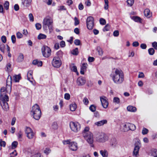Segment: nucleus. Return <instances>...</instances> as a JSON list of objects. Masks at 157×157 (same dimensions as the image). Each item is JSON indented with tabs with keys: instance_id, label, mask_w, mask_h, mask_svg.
I'll list each match as a JSON object with an SVG mask.
<instances>
[{
	"instance_id": "nucleus-1",
	"label": "nucleus",
	"mask_w": 157,
	"mask_h": 157,
	"mask_svg": "<svg viewBox=\"0 0 157 157\" xmlns=\"http://www.w3.org/2000/svg\"><path fill=\"white\" fill-rule=\"evenodd\" d=\"M110 76L114 82L116 84H119L123 83L124 80V75L121 70L116 69L112 72Z\"/></svg>"
},
{
	"instance_id": "nucleus-2",
	"label": "nucleus",
	"mask_w": 157,
	"mask_h": 157,
	"mask_svg": "<svg viewBox=\"0 0 157 157\" xmlns=\"http://www.w3.org/2000/svg\"><path fill=\"white\" fill-rule=\"evenodd\" d=\"M31 113L35 120H38L40 119L41 116V111L37 104H36L32 107Z\"/></svg>"
},
{
	"instance_id": "nucleus-3",
	"label": "nucleus",
	"mask_w": 157,
	"mask_h": 157,
	"mask_svg": "<svg viewBox=\"0 0 157 157\" xmlns=\"http://www.w3.org/2000/svg\"><path fill=\"white\" fill-rule=\"evenodd\" d=\"M95 136L97 141L100 142H104L108 140L107 136L102 132L97 133Z\"/></svg>"
},
{
	"instance_id": "nucleus-4",
	"label": "nucleus",
	"mask_w": 157,
	"mask_h": 157,
	"mask_svg": "<svg viewBox=\"0 0 157 157\" xmlns=\"http://www.w3.org/2000/svg\"><path fill=\"white\" fill-rule=\"evenodd\" d=\"M64 144H68L69 147L71 150L73 151H76L78 149L77 143L75 142H70V140H67L63 141Z\"/></svg>"
},
{
	"instance_id": "nucleus-5",
	"label": "nucleus",
	"mask_w": 157,
	"mask_h": 157,
	"mask_svg": "<svg viewBox=\"0 0 157 157\" xmlns=\"http://www.w3.org/2000/svg\"><path fill=\"white\" fill-rule=\"evenodd\" d=\"M70 126L72 131L77 132L79 131L80 128V125L78 122H71L70 123Z\"/></svg>"
},
{
	"instance_id": "nucleus-6",
	"label": "nucleus",
	"mask_w": 157,
	"mask_h": 157,
	"mask_svg": "<svg viewBox=\"0 0 157 157\" xmlns=\"http://www.w3.org/2000/svg\"><path fill=\"white\" fill-rule=\"evenodd\" d=\"M43 56L45 57H49L51 54V50L50 48L46 46H44L41 48Z\"/></svg>"
},
{
	"instance_id": "nucleus-7",
	"label": "nucleus",
	"mask_w": 157,
	"mask_h": 157,
	"mask_svg": "<svg viewBox=\"0 0 157 157\" xmlns=\"http://www.w3.org/2000/svg\"><path fill=\"white\" fill-rule=\"evenodd\" d=\"M25 132L27 137L29 139H32L33 138L35 134L30 128L29 127H26Z\"/></svg>"
},
{
	"instance_id": "nucleus-8",
	"label": "nucleus",
	"mask_w": 157,
	"mask_h": 157,
	"mask_svg": "<svg viewBox=\"0 0 157 157\" xmlns=\"http://www.w3.org/2000/svg\"><path fill=\"white\" fill-rule=\"evenodd\" d=\"M94 19L91 16L88 17L86 19V25L87 28L89 30H91L94 26Z\"/></svg>"
},
{
	"instance_id": "nucleus-9",
	"label": "nucleus",
	"mask_w": 157,
	"mask_h": 157,
	"mask_svg": "<svg viewBox=\"0 0 157 157\" xmlns=\"http://www.w3.org/2000/svg\"><path fill=\"white\" fill-rule=\"evenodd\" d=\"M62 63L60 59L58 57H54L52 62L53 66L55 67H59L61 65Z\"/></svg>"
},
{
	"instance_id": "nucleus-10",
	"label": "nucleus",
	"mask_w": 157,
	"mask_h": 157,
	"mask_svg": "<svg viewBox=\"0 0 157 157\" xmlns=\"http://www.w3.org/2000/svg\"><path fill=\"white\" fill-rule=\"evenodd\" d=\"M135 147L133 151V155L137 157L138 155L139 151L141 146L140 141L138 140L136 142L135 144Z\"/></svg>"
},
{
	"instance_id": "nucleus-11",
	"label": "nucleus",
	"mask_w": 157,
	"mask_h": 157,
	"mask_svg": "<svg viewBox=\"0 0 157 157\" xmlns=\"http://www.w3.org/2000/svg\"><path fill=\"white\" fill-rule=\"evenodd\" d=\"M100 100L102 107L104 108H107L109 105V103L107 98L104 96L100 97Z\"/></svg>"
},
{
	"instance_id": "nucleus-12",
	"label": "nucleus",
	"mask_w": 157,
	"mask_h": 157,
	"mask_svg": "<svg viewBox=\"0 0 157 157\" xmlns=\"http://www.w3.org/2000/svg\"><path fill=\"white\" fill-rule=\"evenodd\" d=\"M53 21L51 17L49 16H47L44 18L43 24L48 26L52 25Z\"/></svg>"
},
{
	"instance_id": "nucleus-13",
	"label": "nucleus",
	"mask_w": 157,
	"mask_h": 157,
	"mask_svg": "<svg viewBox=\"0 0 157 157\" xmlns=\"http://www.w3.org/2000/svg\"><path fill=\"white\" fill-rule=\"evenodd\" d=\"M10 81V83L11 84L12 82V78L10 76H9L7 80V85L6 86V91L7 93L10 94L11 90V87L10 85H7L8 82Z\"/></svg>"
},
{
	"instance_id": "nucleus-14",
	"label": "nucleus",
	"mask_w": 157,
	"mask_h": 157,
	"mask_svg": "<svg viewBox=\"0 0 157 157\" xmlns=\"http://www.w3.org/2000/svg\"><path fill=\"white\" fill-rule=\"evenodd\" d=\"M88 134L86 135V137H84L87 142L90 144L93 143V136L91 132H89Z\"/></svg>"
},
{
	"instance_id": "nucleus-15",
	"label": "nucleus",
	"mask_w": 157,
	"mask_h": 157,
	"mask_svg": "<svg viewBox=\"0 0 157 157\" xmlns=\"http://www.w3.org/2000/svg\"><path fill=\"white\" fill-rule=\"evenodd\" d=\"M86 82L85 79L82 77H79L78 78L77 83L78 85L82 86L84 85Z\"/></svg>"
},
{
	"instance_id": "nucleus-16",
	"label": "nucleus",
	"mask_w": 157,
	"mask_h": 157,
	"mask_svg": "<svg viewBox=\"0 0 157 157\" xmlns=\"http://www.w3.org/2000/svg\"><path fill=\"white\" fill-rule=\"evenodd\" d=\"M9 97L6 94H1L0 97V103L2 102H7L9 101Z\"/></svg>"
},
{
	"instance_id": "nucleus-17",
	"label": "nucleus",
	"mask_w": 157,
	"mask_h": 157,
	"mask_svg": "<svg viewBox=\"0 0 157 157\" xmlns=\"http://www.w3.org/2000/svg\"><path fill=\"white\" fill-rule=\"evenodd\" d=\"M129 123H125L121 126V130L123 132H127L129 131Z\"/></svg>"
},
{
	"instance_id": "nucleus-18",
	"label": "nucleus",
	"mask_w": 157,
	"mask_h": 157,
	"mask_svg": "<svg viewBox=\"0 0 157 157\" xmlns=\"http://www.w3.org/2000/svg\"><path fill=\"white\" fill-rule=\"evenodd\" d=\"M32 2V0H22V4L24 6L28 7L31 5Z\"/></svg>"
},
{
	"instance_id": "nucleus-19",
	"label": "nucleus",
	"mask_w": 157,
	"mask_h": 157,
	"mask_svg": "<svg viewBox=\"0 0 157 157\" xmlns=\"http://www.w3.org/2000/svg\"><path fill=\"white\" fill-rule=\"evenodd\" d=\"M33 71H29L27 74V79L29 80L32 84H33V82L32 80H33V78L32 76V74Z\"/></svg>"
},
{
	"instance_id": "nucleus-20",
	"label": "nucleus",
	"mask_w": 157,
	"mask_h": 157,
	"mask_svg": "<svg viewBox=\"0 0 157 157\" xmlns=\"http://www.w3.org/2000/svg\"><path fill=\"white\" fill-rule=\"evenodd\" d=\"M2 109L5 111H7L9 110V106L7 102H2L0 103Z\"/></svg>"
},
{
	"instance_id": "nucleus-21",
	"label": "nucleus",
	"mask_w": 157,
	"mask_h": 157,
	"mask_svg": "<svg viewBox=\"0 0 157 157\" xmlns=\"http://www.w3.org/2000/svg\"><path fill=\"white\" fill-rule=\"evenodd\" d=\"M87 64L86 63H84L82 64L80 70V73L82 75L84 74V72L86 71L87 68Z\"/></svg>"
},
{
	"instance_id": "nucleus-22",
	"label": "nucleus",
	"mask_w": 157,
	"mask_h": 157,
	"mask_svg": "<svg viewBox=\"0 0 157 157\" xmlns=\"http://www.w3.org/2000/svg\"><path fill=\"white\" fill-rule=\"evenodd\" d=\"M107 121L106 120H102L96 122L95 123V124L98 126H100L103 125L107 123Z\"/></svg>"
},
{
	"instance_id": "nucleus-23",
	"label": "nucleus",
	"mask_w": 157,
	"mask_h": 157,
	"mask_svg": "<svg viewBox=\"0 0 157 157\" xmlns=\"http://www.w3.org/2000/svg\"><path fill=\"white\" fill-rule=\"evenodd\" d=\"M144 15L147 17L149 18L152 16V13L148 9H145L144 11Z\"/></svg>"
},
{
	"instance_id": "nucleus-24",
	"label": "nucleus",
	"mask_w": 157,
	"mask_h": 157,
	"mask_svg": "<svg viewBox=\"0 0 157 157\" xmlns=\"http://www.w3.org/2000/svg\"><path fill=\"white\" fill-rule=\"evenodd\" d=\"M33 64L38 67L41 66L42 65V62L41 61L37 59L34 60L33 61Z\"/></svg>"
},
{
	"instance_id": "nucleus-25",
	"label": "nucleus",
	"mask_w": 157,
	"mask_h": 157,
	"mask_svg": "<svg viewBox=\"0 0 157 157\" xmlns=\"http://www.w3.org/2000/svg\"><path fill=\"white\" fill-rule=\"evenodd\" d=\"M100 153L103 157H108V152L105 149L100 151Z\"/></svg>"
},
{
	"instance_id": "nucleus-26",
	"label": "nucleus",
	"mask_w": 157,
	"mask_h": 157,
	"mask_svg": "<svg viewBox=\"0 0 157 157\" xmlns=\"http://www.w3.org/2000/svg\"><path fill=\"white\" fill-rule=\"evenodd\" d=\"M127 110L129 111L134 112L136 111V108L135 107L129 105L127 107Z\"/></svg>"
},
{
	"instance_id": "nucleus-27",
	"label": "nucleus",
	"mask_w": 157,
	"mask_h": 157,
	"mask_svg": "<svg viewBox=\"0 0 157 157\" xmlns=\"http://www.w3.org/2000/svg\"><path fill=\"white\" fill-rule=\"evenodd\" d=\"M110 144L111 146L113 147H116L117 144V140L114 138H112L111 140Z\"/></svg>"
},
{
	"instance_id": "nucleus-28",
	"label": "nucleus",
	"mask_w": 157,
	"mask_h": 157,
	"mask_svg": "<svg viewBox=\"0 0 157 157\" xmlns=\"http://www.w3.org/2000/svg\"><path fill=\"white\" fill-rule=\"evenodd\" d=\"M24 59V56L22 53H20L17 59V61L18 62H22Z\"/></svg>"
},
{
	"instance_id": "nucleus-29",
	"label": "nucleus",
	"mask_w": 157,
	"mask_h": 157,
	"mask_svg": "<svg viewBox=\"0 0 157 157\" xmlns=\"http://www.w3.org/2000/svg\"><path fill=\"white\" fill-rule=\"evenodd\" d=\"M13 81L15 82H18L20 79L21 78V77L20 75H15L13 76Z\"/></svg>"
},
{
	"instance_id": "nucleus-30",
	"label": "nucleus",
	"mask_w": 157,
	"mask_h": 157,
	"mask_svg": "<svg viewBox=\"0 0 157 157\" xmlns=\"http://www.w3.org/2000/svg\"><path fill=\"white\" fill-rule=\"evenodd\" d=\"M89 128L88 127H86L82 132V135L83 137H86V135L88 134L89 132H90L89 131Z\"/></svg>"
},
{
	"instance_id": "nucleus-31",
	"label": "nucleus",
	"mask_w": 157,
	"mask_h": 157,
	"mask_svg": "<svg viewBox=\"0 0 157 157\" xmlns=\"http://www.w3.org/2000/svg\"><path fill=\"white\" fill-rule=\"evenodd\" d=\"M70 110L71 111H75L76 109L77 105L75 103H73L70 105Z\"/></svg>"
},
{
	"instance_id": "nucleus-32",
	"label": "nucleus",
	"mask_w": 157,
	"mask_h": 157,
	"mask_svg": "<svg viewBox=\"0 0 157 157\" xmlns=\"http://www.w3.org/2000/svg\"><path fill=\"white\" fill-rule=\"evenodd\" d=\"M11 64L10 63H8L6 65V71L8 72H10L12 70Z\"/></svg>"
},
{
	"instance_id": "nucleus-33",
	"label": "nucleus",
	"mask_w": 157,
	"mask_h": 157,
	"mask_svg": "<svg viewBox=\"0 0 157 157\" xmlns=\"http://www.w3.org/2000/svg\"><path fill=\"white\" fill-rule=\"evenodd\" d=\"M129 130L134 131L136 129V126L134 124L129 123Z\"/></svg>"
},
{
	"instance_id": "nucleus-34",
	"label": "nucleus",
	"mask_w": 157,
	"mask_h": 157,
	"mask_svg": "<svg viewBox=\"0 0 157 157\" xmlns=\"http://www.w3.org/2000/svg\"><path fill=\"white\" fill-rule=\"evenodd\" d=\"M17 135L19 140H21V139H22L23 136V133L21 131H20L17 134Z\"/></svg>"
},
{
	"instance_id": "nucleus-35",
	"label": "nucleus",
	"mask_w": 157,
	"mask_h": 157,
	"mask_svg": "<svg viewBox=\"0 0 157 157\" xmlns=\"http://www.w3.org/2000/svg\"><path fill=\"white\" fill-rule=\"evenodd\" d=\"M46 38V36L44 34L40 33L37 36V38L39 40L45 39Z\"/></svg>"
},
{
	"instance_id": "nucleus-36",
	"label": "nucleus",
	"mask_w": 157,
	"mask_h": 157,
	"mask_svg": "<svg viewBox=\"0 0 157 157\" xmlns=\"http://www.w3.org/2000/svg\"><path fill=\"white\" fill-rule=\"evenodd\" d=\"M132 18L134 21L136 22H140L141 21V18L137 16H133Z\"/></svg>"
},
{
	"instance_id": "nucleus-37",
	"label": "nucleus",
	"mask_w": 157,
	"mask_h": 157,
	"mask_svg": "<svg viewBox=\"0 0 157 157\" xmlns=\"http://www.w3.org/2000/svg\"><path fill=\"white\" fill-rule=\"evenodd\" d=\"M78 48H76L74 49H73L71 51V54L74 55H78Z\"/></svg>"
},
{
	"instance_id": "nucleus-38",
	"label": "nucleus",
	"mask_w": 157,
	"mask_h": 157,
	"mask_svg": "<svg viewBox=\"0 0 157 157\" xmlns=\"http://www.w3.org/2000/svg\"><path fill=\"white\" fill-rule=\"evenodd\" d=\"M151 155L153 157H157V149H155L151 150Z\"/></svg>"
},
{
	"instance_id": "nucleus-39",
	"label": "nucleus",
	"mask_w": 157,
	"mask_h": 157,
	"mask_svg": "<svg viewBox=\"0 0 157 157\" xmlns=\"http://www.w3.org/2000/svg\"><path fill=\"white\" fill-rule=\"evenodd\" d=\"M18 144V142L16 141H13L12 144V148L13 149L16 148Z\"/></svg>"
},
{
	"instance_id": "nucleus-40",
	"label": "nucleus",
	"mask_w": 157,
	"mask_h": 157,
	"mask_svg": "<svg viewBox=\"0 0 157 157\" xmlns=\"http://www.w3.org/2000/svg\"><path fill=\"white\" fill-rule=\"evenodd\" d=\"M127 2L128 6H131L133 4L134 0H127Z\"/></svg>"
},
{
	"instance_id": "nucleus-41",
	"label": "nucleus",
	"mask_w": 157,
	"mask_h": 157,
	"mask_svg": "<svg viewBox=\"0 0 157 157\" xmlns=\"http://www.w3.org/2000/svg\"><path fill=\"white\" fill-rule=\"evenodd\" d=\"M148 52L149 55H152L154 54L155 51L153 48H151L148 50Z\"/></svg>"
},
{
	"instance_id": "nucleus-42",
	"label": "nucleus",
	"mask_w": 157,
	"mask_h": 157,
	"mask_svg": "<svg viewBox=\"0 0 157 157\" xmlns=\"http://www.w3.org/2000/svg\"><path fill=\"white\" fill-rule=\"evenodd\" d=\"M5 48V45L2 44H0V50L3 53H4V50Z\"/></svg>"
},
{
	"instance_id": "nucleus-43",
	"label": "nucleus",
	"mask_w": 157,
	"mask_h": 157,
	"mask_svg": "<svg viewBox=\"0 0 157 157\" xmlns=\"http://www.w3.org/2000/svg\"><path fill=\"white\" fill-rule=\"evenodd\" d=\"M51 152V149L49 148H46L44 150V152L46 155H48Z\"/></svg>"
},
{
	"instance_id": "nucleus-44",
	"label": "nucleus",
	"mask_w": 157,
	"mask_h": 157,
	"mask_svg": "<svg viewBox=\"0 0 157 157\" xmlns=\"http://www.w3.org/2000/svg\"><path fill=\"white\" fill-rule=\"evenodd\" d=\"M97 50L98 52L99 55L100 56H102L103 54V52L102 49L100 47H98L97 48Z\"/></svg>"
},
{
	"instance_id": "nucleus-45",
	"label": "nucleus",
	"mask_w": 157,
	"mask_h": 157,
	"mask_svg": "<svg viewBox=\"0 0 157 157\" xmlns=\"http://www.w3.org/2000/svg\"><path fill=\"white\" fill-rule=\"evenodd\" d=\"M105 2V6H104V8L105 10H107L109 7V2L108 0H104Z\"/></svg>"
},
{
	"instance_id": "nucleus-46",
	"label": "nucleus",
	"mask_w": 157,
	"mask_h": 157,
	"mask_svg": "<svg viewBox=\"0 0 157 157\" xmlns=\"http://www.w3.org/2000/svg\"><path fill=\"white\" fill-rule=\"evenodd\" d=\"M89 109L92 112H94L96 110V108L95 106L92 105L90 107Z\"/></svg>"
},
{
	"instance_id": "nucleus-47",
	"label": "nucleus",
	"mask_w": 157,
	"mask_h": 157,
	"mask_svg": "<svg viewBox=\"0 0 157 157\" xmlns=\"http://www.w3.org/2000/svg\"><path fill=\"white\" fill-rule=\"evenodd\" d=\"M110 28V25L108 24H107L104 27L103 30L104 31H107L109 30Z\"/></svg>"
},
{
	"instance_id": "nucleus-48",
	"label": "nucleus",
	"mask_w": 157,
	"mask_h": 157,
	"mask_svg": "<svg viewBox=\"0 0 157 157\" xmlns=\"http://www.w3.org/2000/svg\"><path fill=\"white\" fill-rule=\"evenodd\" d=\"M113 102L117 104H119L120 103V99L118 97H114L113 98Z\"/></svg>"
},
{
	"instance_id": "nucleus-49",
	"label": "nucleus",
	"mask_w": 157,
	"mask_h": 157,
	"mask_svg": "<svg viewBox=\"0 0 157 157\" xmlns=\"http://www.w3.org/2000/svg\"><path fill=\"white\" fill-rule=\"evenodd\" d=\"M52 128L54 129H57L58 128L57 123L56 122H54L52 124Z\"/></svg>"
},
{
	"instance_id": "nucleus-50",
	"label": "nucleus",
	"mask_w": 157,
	"mask_h": 157,
	"mask_svg": "<svg viewBox=\"0 0 157 157\" xmlns=\"http://www.w3.org/2000/svg\"><path fill=\"white\" fill-rule=\"evenodd\" d=\"M9 3L8 1H6L4 5V8L7 10L9 9Z\"/></svg>"
},
{
	"instance_id": "nucleus-51",
	"label": "nucleus",
	"mask_w": 157,
	"mask_h": 157,
	"mask_svg": "<svg viewBox=\"0 0 157 157\" xmlns=\"http://www.w3.org/2000/svg\"><path fill=\"white\" fill-rule=\"evenodd\" d=\"M148 132V130L147 129L144 128L142 131V134L143 135H145L147 134Z\"/></svg>"
},
{
	"instance_id": "nucleus-52",
	"label": "nucleus",
	"mask_w": 157,
	"mask_h": 157,
	"mask_svg": "<svg viewBox=\"0 0 157 157\" xmlns=\"http://www.w3.org/2000/svg\"><path fill=\"white\" fill-rule=\"evenodd\" d=\"M83 102L85 105H87L89 102V100L86 97H85L84 98L83 100Z\"/></svg>"
},
{
	"instance_id": "nucleus-53",
	"label": "nucleus",
	"mask_w": 157,
	"mask_h": 157,
	"mask_svg": "<svg viewBox=\"0 0 157 157\" xmlns=\"http://www.w3.org/2000/svg\"><path fill=\"white\" fill-rule=\"evenodd\" d=\"M100 22L101 24L104 25L106 24V21L105 19L101 18L100 19Z\"/></svg>"
},
{
	"instance_id": "nucleus-54",
	"label": "nucleus",
	"mask_w": 157,
	"mask_h": 157,
	"mask_svg": "<svg viewBox=\"0 0 157 157\" xmlns=\"http://www.w3.org/2000/svg\"><path fill=\"white\" fill-rule=\"evenodd\" d=\"M16 36L17 38L20 39L22 37L23 35L21 33L18 32L16 33Z\"/></svg>"
},
{
	"instance_id": "nucleus-55",
	"label": "nucleus",
	"mask_w": 157,
	"mask_h": 157,
	"mask_svg": "<svg viewBox=\"0 0 157 157\" xmlns=\"http://www.w3.org/2000/svg\"><path fill=\"white\" fill-rule=\"evenodd\" d=\"M64 98L67 100H69L70 99V96L69 94L66 93L64 94Z\"/></svg>"
},
{
	"instance_id": "nucleus-56",
	"label": "nucleus",
	"mask_w": 157,
	"mask_h": 157,
	"mask_svg": "<svg viewBox=\"0 0 157 157\" xmlns=\"http://www.w3.org/2000/svg\"><path fill=\"white\" fill-rule=\"evenodd\" d=\"M29 17L30 21L33 22L34 21V17L32 13H30L29 14Z\"/></svg>"
},
{
	"instance_id": "nucleus-57",
	"label": "nucleus",
	"mask_w": 157,
	"mask_h": 157,
	"mask_svg": "<svg viewBox=\"0 0 157 157\" xmlns=\"http://www.w3.org/2000/svg\"><path fill=\"white\" fill-rule=\"evenodd\" d=\"M11 39L12 42L13 44H14L16 42V38L14 35H13L11 36Z\"/></svg>"
},
{
	"instance_id": "nucleus-58",
	"label": "nucleus",
	"mask_w": 157,
	"mask_h": 157,
	"mask_svg": "<svg viewBox=\"0 0 157 157\" xmlns=\"http://www.w3.org/2000/svg\"><path fill=\"white\" fill-rule=\"evenodd\" d=\"M74 43L76 45H79L80 44V41L78 39H76L74 40Z\"/></svg>"
},
{
	"instance_id": "nucleus-59",
	"label": "nucleus",
	"mask_w": 157,
	"mask_h": 157,
	"mask_svg": "<svg viewBox=\"0 0 157 157\" xmlns=\"http://www.w3.org/2000/svg\"><path fill=\"white\" fill-rule=\"evenodd\" d=\"M71 70L72 71H73L75 72H76L77 71V67L75 66L74 65H73L72 66H71Z\"/></svg>"
},
{
	"instance_id": "nucleus-60",
	"label": "nucleus",
	"mask_w": 157,
	"mask_h": 157,
	"mask_svg": "<svg viewBox=\"0 0 157 157\" xmlns=\"http://www.w3.org/2000/svg\"><path fill=\"white\" fill-rule=\"evenodd\" d=\"M35 26L37 29L39 30L41 28V25L40 24L37 23L36 24Z\"/></svg>"
},
{
	"instance_id": "nucleus-61",
	"label": "nucleus",
	"mask_w": 157,
	"mask_h": 157,
	"mask_svg": "<svg viewBox=\"0 0 157 157\" xmlns=\"http://www.w3.org/2000/svg\"><path fill=\"white\" fill-rule=\"evenodd\" d=\"M6 143L5 141H2V140H0V146L5 147L6 146Z\"/></svg>"
},
{
	"instance_id": "nucleus-62",
	"label": "nucleus",
	"mask_w": 157,
	"mask_h": 157,
	"mask_svg": "<svg viewBox=\"0 0 157 157\" xmlns=\"http://www.w3.org/2000/svg\"><path fill=\"white\" fill-rule=\"evenodd\" d=\"M152 46L156 50H157V42H154L152 44Z\"/></svg>"
},
{
	"instance_id": "nucleus-63",
	"label": "nucleus",
	"mask_w": 157,
	"mask_h": 157,
	"mask_svg": "<svg viewBox=\"0 0 157 157\" xmlns=\"http://www.w3.org/2000/svg\"><path fill=\"white\" fill-rule=\"evenodd\" d=\"M144 75L143 72H139L138 76L139 78H144Z\"/></svg>"
},
{
	"instance_id": "nucleus-64",
	"label": "nucleus",
	"mask_w": 157,
	"mask_h": 157,
	"mask_svg": "<svg viewBox=\"0 0 157 157\" xmlns=\"http://www.w3.org/2000/svg\"><path fill=\"white\" fill-rule=\"evenodd\" d=\"M132 45L133 47H137L139 45V44L137 41H135L133 43Z\"/></svg>"
}]
</instances>
